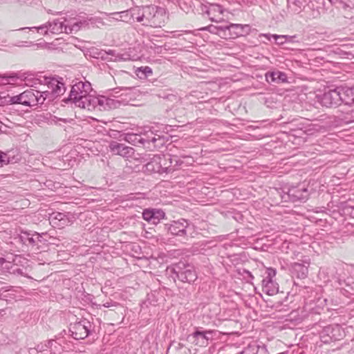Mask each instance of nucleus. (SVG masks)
I'll list each match as a JSON object with an SVG mask.
<instances>
[{"label":"nucleus","instance_id":"nucleus-12","mask_svg":"<svg viewBox=\"0 0 354 354\" xmlns=\"http://www.w3.org/2000/svg\"><path fill=\"white\" fill-rule=\"evenodd\" d=\"M214 330H196L187 337L188 341L199 346H206L208 342L213 339Z\"/></svg>","mask_w":354,"mask_h":354},{"label":"nucleus","instance_id":"nucleus-60","mask_svg":"<svg viewBox=\"0 0 354 354\" xmlns=\"http://www.w3.org/2000/svg\"><path fill=\"white\" fill-rule=\"evenodd\" d=\"M218 9H219V11L221 13L222 12V10H221V6H218Z\"/></svg>","mask_w":354,"mask_h":354},{"label":"nucleus","instance_id":"nucleus-51","mask_svg":"<svg viewBox=\"0 0 354 354\" xmlns=\"http://www.w3.org/2000/svg\"><path fill=\"white\" fill-rule=\"evenodd\" d=\"M350 115V121L354 122V108L351 111Z\"/></svg>","mask_w":354,"mask_h":354},{"label":"nucleus","instance_id":"nucleus-8","mask_svg":"<svg viewBox=\"0 0 354 354\" xmlns=\"http://www.w3.org/2000/svg\"><path fill=\"white\" fill-rule=\"evenodd\" d=\"M91 324L86 319L71 324L69 332L75 339H84L91 333Z\"/></svg>","mask_w":354,"mask_h":354},{"label":"nucleus","instance_id":"nucleus-24","mask_svg":"<svg viewBox=\"0 0 354 354\" xmlns=\"http://www.w3.org/2000/svg\"><path fill=\"white\" fill-rule=\"evenodd\" d=\"M266 80L268 83H283L287 82V75L281 71L268 72L266 74Z\"/></svg>","mask_w":354,"mask_h":354},{"label":"nucleus","instance_id":"nucleus-19","mask_svg":"<svg viewBox=\"0 0 354 354\" xmlns=\"http://www.w3.org/2000/svg\"><path fill=\"white\" fill-rule=\"evenodd\" d=\"M21 160V156L17 149H11L6 152L0 151V167L8 164H14Z\"/></svg>","mask_w":354,"mask_h":354},{"label":"nucleus","instance_id":"nucleus-29","mask_svg":"<svg viewBox=\"0 0 354 354\" xmlns=\"http://www.w3.org/2000/svg\"><path fill=\"white\" fill-rule=\"evenodd\" d=\"M333 279L338 283L339 286L348 285L346 282V273L343 266L336 268V271L333 274Z\"/></svg>","mask_w":354,"mask_h":354},{"label":"nucleus","instance_id":"nucleus-46","mask_svg":"<svg viewBox=\"0 0 354 354\" xmlns=\"http://www.w3.org/2000/svg\"><path fill=\"white\" fill-rule=\"evenodd\" d=\"M326 119H328V120L326 121L322 126L321 127L322 129H324V130L330 128L331 127V122H332V120H331V118L330 117H325Z\"/></svg>","mask_w":354,"mask_h":354},{"label":"nucleus","instance_id":"nucleus-52","mask_svg":"<svg viewBox=\"0 0 354 354\" xmlns=\"http://www.w3.org/2000/svg\"><path fill=\"white\" fill-rule=\"evenodd\" d=\"M16 1L19 5L22 6V5L26 4L29 0H16Z\"/></svg>","mask_w":354,"mask_h":354},{"label":"nucleus","instance_id":"nucleus-31","mask_svg":"<svg viewBox=\"0 0 354 354\" xmlns=\"http://www.w3.org/2000/svg\"><path fill=\"white\" fill-rule=\"evenodd\" d=\"M125 140L133 145H142L144 140L142 133H127L125 136Z\"/></svg>","mask_w":354,"mask_h":354},{"label":"nucleus","instance_id":"nucleus-61","mask_svg":"<svg viewBox=\"0 0 354 354\" xmlns=\"http://www.w3.org/2000/svg\"><path fill=\"white\" fill-rule=\"evenodd\" d=\"M130 198H131V199H133V198H134V196H130Z\"/></svg>","mask_w":354,"mask_h":354},{"label":"nucleus","instance_id":"nucleus-44","mask_svg":"<svg viewBox=\"0 0 354 354\" xmlns=\"http://www.w3.org/2000/svg\"><path fill=\"white\" fill-rule=\"evenodd\" d=\"M171 160L175 162L174 165L176 167V170L178 169L183 163V161L177 156H173Z\"/></svg>","mask_w":354,"mask_h":354},{"label":"nucleus","instance_id":"nucleus-59","mask_svg":"<svg viewBox=\"0 0 354 354\" xmlns=\"http://www.w3.org/2000/svg\"><path fill=\"white\" fill-rule=\"evenodd\" d=\"M131 88H132L131 87H124V88H123V89H125V90H127V89H131Z\"/></svg>","mask_w":354,"mask_h":354},{"label":"nucleus","instance_id":"nucleus-21","mask_svg":"<svg viewBox=\"0 0 354 354\" xmlns=\"http://www.w3.org/2000/svg\"><path fill=\"white\" fill-rule=\"evenodd\" d=\"M35 349L37 352H44L50 349L51 353L56 354L57 351L60 352L61 345L57 343L55 339H51L38 344Z\"/></svg>","mask_w":354,"mask_h":354},{"label":"nucleus","instance_id":"nucleus-3","mask_svg":"<svg viewBox=\"0 0 354 354\" xmlns=\"http://www.w3.org/2000/svg\"><path fill=\"white\" fill-rule=\"evenodd\" d=\"M143 26L152 28L161 27L165 23V12L163 8L156 6L142 7Z\"/></svg>","mask_w":354,"mask_h":354},{"label":"nucleus","instance_id":"nucleus-58","mask_svg":"<svg viewBox=\"0 0 354 354\" xmlns=\"http://www.w3.org/2000/svg\"><path fill=\"white\" fill-rule=\"evenodd\" d=\"M209 19H210V20H211L212 21H217L216 20H215V19H214V18H212V17H210Z\"/></svg>","mask_w":354,"mask_h":354},{"label":"nucleus","instance_id":"nucleus-36","mask_svg":"<svg viewBox=\"0 0 354 354\" xmlns=\"http://www.w3.org/2000/svg\"><path fill=\"white\" fill-rule=\"evenodd\" d=\"M225 26H216L214 25H210L207 27H204L203 28H201L202 30H207L211 33L213 34H218V31H223V29L221 28H223Z\"/></svg>","mask_w":354,"mask_h":354},{"label":"nucleus","instance_id":"nucleus-34","mask_svg":"<svg viewBox=\"0 0 354 354\" xmlns=\"http://www.w3.org/2000/svg\"><path fill=\"white\" fill-rule=\"evenodd\" d=\"M48 27H50V21H48L39 26L21 28L18 29L17 30H26V29H29V30L36 29L37 30V32L41 31L42 35H46L48 33V31H49Z\"/></svg>","mask_w":354,"mask_h":354},{"label":"nucleus","instance_id":"nucleus-63","mask_svg":"<svg viewBox=\"0 0 354 354\" xmlns=\"http://www.w3.org/2000/svg\"><path fill=\"white\" fill-rule=\"evenodd\" d=\"M280 354H283V353H281Z\"/></svg>","mask_w":354,"mask_h":354},{"label":"nucleus","instance_id":"nucleus-20","mask_svg":"<svg viewBox=\"0 0 354 354\" xmlns=\"http://www.w3.org/2000/svg\"><path fill=\"white\" fill-rule=\"evenodd\" d=\"M142 137L144 140L142 142V145L148 149H151L152 147H156L163 144V139L153 132L142 133Z\"/></svg>","mask_w":354,"mask_h":354},{"label":"nucleus","instance_id":"nucleus-33","mask_svg":"<svg viewBox=\"0 0 354 354\" xmlns=\"http://www.w3.org/2000/svg\"><path fill=\"white\" fill-rule=\"evenodd\" d=\"M108 17V21L111 22L112 21H122L123 17L128 16V11L115 12L111 13H104Z\"/></svg>","mask_w":354,"mask_h":354},{"label":"nucleus","instance_id":"nucleus-40","mask_svg":"<svg viewBox=\"0 0 354 354\" xmlns=\"http://www.w3.org/2000/svg\"><path fill=\"white\" fill-rule=\"evenodd\" d=\"M344 211L345 214H349L352 218H354V202L350 204H347Z\"/></svg>","mask_w":354,"mask_h":354},{"label":"nucleus","instance_id":"nucleus-41","mask_svg":"<svg viewBox=\"0 0 354 354\" xmlns=\"http://www.w3.org/2000/svg\"><path fill=\"white\" fill-rule=\"evenodd\" d=\"M184 347V344L180 342H172L170 343L168 349L172 348L176 351H180Z\"/></svg>","mask_w":354,"mask_h":354},{"label":"nucleus","instance_id":"nucleus-5","mask_svg":"<svg viewBox=\"0 0 354 354\" xmlns=\"http://www.w3.org/2000/svg\"><path fill=\"white\" fill-rule=\"evenodd\" d=\"M345 336V332L339 324L325 326L320 333V339L324 344L339 341Z\"/></svg>","mask_w":354,"mask_h":354},{"label":"nucleus","instance_id":"nucleus-28","mask_svg":"<svg viewBox=\"0 0 354 354\" xmlns=\"http://www.w3.org/2000/svg\"><path fill=\"white\" fill-rule=\"evenodd\" d=\"M50 220L55 224H56V221H58L59 223L57 225L61 227L68 225V223L70 222L67 216L65 214L61 212H53L51 214L50 216Z\"/></svg>","mask_w":354,"mask_h":354},{"label":"nucleus","instance_id":"nucleus-25","mask_svg":"<svg viewBox=\"0 0 354 354\" xmlns=\"http://www.w3.org/2000/svg\"><path fill=\"white\" fill-rule=\"evenodd\" d=\"M34 236H37V240L39 239L40 236L38 233L32 234L28 232H21L19 234V239L23 244L34 246L37 243V240L34 238Z\"/></svg>","mask_w":354,"mask_h":354},{"label":"nucleus","instance_id":"nucleus-10","mask_svg":"<svg viewBox=\"0 0 354 354\" xmlns=\"http://www.w3.org/2000/svg\"><path fill=\"white\" fill-rule=\"evenodd\" d=\"M22 105L34 106L44 103V98L41 91L35 89L26 90L21 93Z\"/></svg>","mask_w":354,"mask_h":354},{"label":"nucleus","instance_id":"nucleus-56","mask_svg":"<svg viewBox=\"0 0 354 354\" xmlns=\"http://www.w3.org/2000/svg\"><path fill=\"white\" fill-rule=\"evenodd\" d=\"M246 272L250 275V277L253 278L251 273L249 271H246Z\"/></svg>","mask_w":354,"mask_h":354},{"label":"nucleus","instance_id":"nucleus-42","mask_svg":"<svg viewBox=\"0 0 354 354\" xmlns=\"http://www.w3.org/2000/svg\"><path fill=\"white\" fill-rule=\"evenodd\" d=\"M138 71L142 72L145 77H147L149 75L152 74V70L149 66L139 68Z\"/></svg>","mask_w":354,"mask_h":354},{"label":"nucleus","instance_id":"nucleus-45","mask_svg":"<svg viewBox=\"0 0 354 354\" xmlns=\"http://www.w3.org/2000/svg\"><path fill=\"white\" fill-rule=\"evenodd\" d=\"M255 354H268V353L266 347L264 345H257Z\"/></svg>","mask_w":354,"mask_h":354},{"label":"nucleus","instance_id":"nucleus-53","mask_svg":"<svg viewBox=\"0 0 354 354\" xmlns=\"http://www.w3.org/2000/svg\"><path fill=\"white\" fill-rule=\"evenodd\" d=\"M329 2L333 5H337L338 2H340V0H328Z\"/></svg>","mask_w":354,"mask_h":354},{"label":"nucleus","instance_id":"nucleus-55","mask_svg":"<svg viewBox=\"0 0 354 354\" xmlns=\"http://www.w3.org/2000/svg\"><path fill=\"white\" fill-rule=\"evenodd\" d=\"M59 120H60V121H63V122H66V121H67V120H66V119H61V118H59Z\"/></svg>","mask_w":354,"mask_h":354},{"label":"nucleus","instance_id":"nucleus-22","mask_svg":"<svg viewBox=\"0 0 354 354\" xmlns=\"http://www.w3.org/2000/svg\"><path fill=\"white\" fill-rule=\"evenodd\" d=\"M50 27H48L49 31L53 34H59L65 32L69 34V26L65 25L64 21H61L59 19H55L53 21H50Z\"/></svg>","mask_w":354,"mask_h":354},{"label":"nucleus","instance_id":"nucleus-48","mask_svg":"<svg viewBox=\"0 0 354 354\" xmlns=\"http://www.w3.org/2000/svg\"><path fill=\"white\" fill-rule=\"evenodd\" d=\"M336 6L344 10L349 7L343 0H340V2H338Z\"/></svg>","mask_w":354,"mask_h":354},{"label":"nucleus","instance_id":"nucleus-7","mask_svg":"<svg viewBox=\"0 0 354 354\" xmlns=\"http://www.w3.org/2000/svg\"><path fill=\"white\" fill-rule=\"evenodd\" d=\"M167 166V160L160 155H153L150 161L145 165V171L150 173L170 174L171 169Z\"/></svg>","mask_w":354,"mask_h":354},{"label":"nucleus","instance_id":"nucleus-11","mask_svg":"<svg viewBox=\"0 0 354 354\" xmlns=\"http://www.w3.org/2000/svg\"><path fill=\"white\" fill-rule=\"evenodd\" d=\"M288 199L292 203L306 202L309 196V192L304 185L290 187L286 193Z\"/></svg>","mask_w":354,"mask_h":354},{"label":"nucleus","instance_id":"nucleus-62","mask_svg":"<svg viewBox=\"0 0 354 354\" xmlns=\"http://www.w3.org/2000/svg\"><path fill=\"white\" fill-rule=\"evenodd\" d=\"M18 47L23 46V45H17Z\"/></svg>","mask_w":354,"mask_h":354},{"label":"nucleus","instance_id":"nucleus-30","mask_svg":"<svg viewBox=\"0 0 354 354\" xmlns=\"http://www.w3.org/2000/svg\"><path fill=\"white\" fill-rule=\"evenodd\" d=\"M88 24H89L88 21L86 19H74V21H73L70 25H68L69 26V32H70V33L76 32L82 28L88 27Z\"/></svg>","mask_w":354,"mask_h":354},{"label":"nucleus","instance_id":"nucleus-32","mask_svg":"<svg viewBox=\"0 0 354 354\" xmlns=\"http://www.w3.org/2000/svg\"><path fill=\"white\" fill-rule=\"evenodd\" d=\"M260 37H266L268 41L270 40L271 37L274 39H285L286 42H294L295 39L297 37L296 35H270V34H261Z\"/></svg>","mask_w":354,"mask_h":354},{"label":"nucleus","instance_id":"nucleus-2","mask_svg":"<svg viewBox=\"0 0 354 354\" xmlns=\"http://www.w3.org/2000/svg\"><path fill=\"white\" fill-rule=\"evenodd\" d=\"M44 87L45 89L40 90L44 98V101H53L57 97L61 96L66 91V87L62 78L44 77Z\"/></svg>","mask_w":354,"mask_h":354},{"label":"nucleus","instance_id":"nucleus-57","mask_svg":"<svg viewBox=\"0 0 354 354\" xmlns=\"http://www.w3.org/2000/svg\"><path fill=\"white\" fill-rule=\"evenodd\" d=\"M26 44H28L27 41L25 42ZM29 45H26V46H30L32 43V42H28Z\"/></svg>","mask_w":354,"mask_h":354},{"label":"nucleus","instance_id":"nucleus-35","mask_svg":"<svg viewBox=\"0 0 354 354\" xmlns=\"http://www.w3.org/2000/svg\"><path fill=\"white\" fill-rule=\"evenodd\" d=\"M96 53H95V55H96L95 56H94L96 58H101L102 59L105 60L107 59L108 55H115V50H109L108 51H106L103 50H98L97 49H96Z\"/></svg>","mask_w":354,"mask_h":354},{"label":"nucleus","instance_id":"nucleus-49","mask_svg":"<svg viewBox=\"0 0 354 354\" xmlns=\"http://www.w3.org/2000/svg\"><path fill=\"white\" fill-rule=\"evenodd\" d=\"M11 263V262L10 261H6L5 259L3 258H0V264L2 266H5L6 265L7 266H10Z\"/></svg>","mask_w":354,"mask_h":354},{"label":"nucleus","instance_id":"nucleus-4","mask_svg":"<svg viewBox=\"0 0 354 354\" xmlns=\"http://www.w3.org/2000/svg\"><path fill=\"white\" fill-rule=\"evenodd\" d=\"M172 272L182 282L192 283L197 279L196 272L192 265L178 262L172 267Z\"/></svg>","mask_w":354,"mask_h":354},{"label":"nucleus","instance_id":"nucleus-14","mask_svg":"<svg viewBox=\"0 0 354 354\" xmlns=\"http://www.w3.org/2000/svg\"><path fill=\"white\" fill-rule=\"evenodd\" d=\"M165 228L172 235L185 236L187 235V230L189 228V223L187 220L181 218L178 221H174L170 224H165Z\"/></svg>","mask_w":354,"mask_h":354},{"label":"nucleus","instance_id":"nucleus-54","mask_svg":"<svg viewBox=\"0 0 354 354\" xmlns=\"http://www.w3.org/2000/svg\"><path fill=\"white\" fill-rule=\"evenodd\" d=\"M125 59L122 57V55H118L115 59V60H124Z\"/></svg>","mask_w":354,"mask_h":354},{"label":"nucleus","instance_id":"nucleus-17","mask_svg":"<svg viewBox=\"0 0 354 354\" xmlns=\"http://www.w3.org/2000/svg\"><path fill=\"white\" fill-rule=\"evenodd\" d=\"M310 264V260L309 258H306L301 260L300 262L292 263L291 267L292 274L299 279H305L308 276Z\"/></svg>","mask_w":354,"mask_h":354},{"label":"nucleus","instance_id":"nucleus-15","mask_svg":"<svg viewBox=\"0 0 354 354\" xmlns=\"http://www.w3.org/2000/svg\"><path fill=\"white\" fill-rule=\"evenodd\" d=\"M221 28L223 32L228 31L230 37L232 38L245 36L250 32V26L248 24H230Z\"/></svg>","mask_w":354,"mask_h":354},{"label":"nucleus","instance_id":"nucleus-43","mask_svg":"<svg viewBox=\"0 0 354 354\" xmlns=\"http://www.w3.org/2000/svg\"><path fill=\"white\" fill-rule=\"evenodd\" d=\"M21 97V94L11 97L10 100V103L22 104Z\"/></svg>","mask_w":354,"mask_h":354},{"label":"nucleus","instance_id":"nucleus-37","mask_svg":"<svg viewBox=\"0 0 354 354\" xmlns=\"http://www.w3.org/2000/svg\"><path fill=\"white\" fill-rule=\"evenodd\" d=\"M132 17H135L138 22H140L143 25L144 17H142V7L134 10Z\"/></svg>","mask_w":354,"mask_h":354},{"label":"nucleus","instance_id":"nucleus-39","mask_svg":"<svg viewBox=\"0 0 354 354\" xmlns=\"http://www.w3.org/2000/svg\"><path fill=\"white\" fill-rule=\"evenodd\" d=\"M257 344H250L248 347L245 348L241 354H255Z\"/></svg>","mask_w":354,"mask_h":354},{"label":"nucleus","instance_id":"nucleus-13","mask_svg":"<svg viewBox=\"0 0 354 354\" xmlns=\"http://www.w3.org/2000/svg\"><path fill=\"white\" fill-rule=\"evenodd\" d=\"M267 277L262 280V291L268 295L272 296L279 291L278 284L272 280L276 272L274 269L266 270Z\"/></svg>","mask_w":354,"mask_h":354},{"label":"nucleus","instance_id":"nucleus-9","mask_svg":"<svg viewBox=\"0 0 354 354\" xmlns=\"http://www.w3.org/2000/svg\"><path fill=\"white\" fill-rule=\"evenodd\" d=\"M324 10V0H310L303 8L304 16L307 19H317Z\"/></svg>","mask_w":354,"mask_h":354},{"label":"nucleus","instance_id":"nucleus-1","mask_svg":"<svg viewBox=\"0 0 354 354\" xmlns=\"http://www.w3.org/2000/svg\"><path fill=\"white\" fill-rule=\"evenodd\" d=\"M91 86L88 82H79L75 84L72 87L68 98L63 100L64 102H71L75 106L82 108L90 109V107L94 106L95 103L102 106L104 103L109 104L111 100L108 98H95L89 95L91 91Z\"/></svg>","mask_w":354,"mask_h":354},{"label":"nucleus","instance_id":"nucleus-23","mask_svg":"<svg viewBox=\"0 0 354 354\" xmlns=\"http://www.w3.org/2000/svg\"><path fill=\"white\" fill-rule=\"evenodd\" d=\"M338 88L343 103L345 104L354 103V86H339Z\"/></svg>","mask_w":354,"mask_h":354},{"label":"nucleus","instance_id":"nucleus-6","mask_svg":"<svg viewBox=\"0 0 354 354\" xmlns=\"http://www.w3.org/2000/svg\"><path fill=\"white\" fill-rule=\"evenodd\" d=\"M339 88L337 87L334 89H330L325 91L321 95H317V98L318 102L322 106L326 108H335L342 103V95L340 91H338Z\"/></svg>","mask_w":354,"mask_h":354},{"label":"nucleus","instance_id":"nucleus-50","mask_svg":"<svg viewBox=\"0 0 354 354\" xmlns=\"http://www.w3.org/2000/svg\"><path fill=\"white\" fill-rule=\"evenodd\" d=\"M275 39L276 44H277L278 45H282L284 43H286L285 39Z\"/></svg>","mask_w":354,"mask_h":354},{"label":"nucleus","instance_id":"nucleus-18","mask_svg":"<svg viewBox=\"0 0 354 354\" xmlns=\"http://www.w3.org/2000/svg\"><path fill=\"white\" fill-rule=\"evenodd\" d=\"M109 149L113 153L124 158H130L135 152L133 147L126 146L124 144L119 143L116 141L110 142Z\"/></svg>","mask_w":354,"mask_h":354},{"label":"nucleus","instance_id":"nucleus-27","mask_svg":"<svg viewBox=\"0 0 354 354\" xmlns=\"http://www.w3.org/2000/svg\"><path fill=\"white\" fill-rule=\"evenodd\" d=\"M288 8L293 14H299L303 12L304 6H305V0H287Z\"/></svg>","mask_w":354,"mask_h":354},{"label":"nucleus","instance_id":"nucleus-38","mask_svg":"<svg viewBox=\"0 0 354 354\" xmlns=\"http://www.w3.org/2000/svg\"><path fill=\"white\" fill-rule=\"evenodd\" d=\"M162 157H165V160H167V167H168L169 169H171V173H172L173 171L176 170V167L174 165L175 162L173 161V160H171L173 156H171V155H167V156L163 155V156H162Z\"/></svg>","mask_w":354,"mask_h":354},{"label":"nucleus","instance_id":"nucleus-16","mask_svg":"<svg viewBox=\"0 0 354 354\" xmlns=\"http://www.w3.org/2000/svg\"><path fill=\"white\" fill-rule=\"evenodd\" d=\"M142 218L148 223L157 225L165 218V213L160 209L148 208L143 210Z\"/></svg>","mask_w":354,"mask_h":354},{"label":"nucleus","instance_id":"nucleus-26","mask_svg":"<svg viewBox=\"0 0 354 354\" xmlns=\"http://www.w3.org/2000/svg\"><path fill=\"white\" fill-rule=\"evenodd\" d=\"M21 257H15L10 266L6 265L4 268L7 269L10 274L15 275H24V268L18 267V263L21 261Z\"/></svg>","mask_w":354,"mask_h":354},{"label":"nucleus","instance_id":"nucleus-47","mask_svg":"<svg viewBox=\"0 0 354 354\" xmlns=\"http://www.w3.org/2000/svg\"><path fill=\"white\" fill-rule=\"evenodd\" d=\"M118 305V304L117 302L111 301H107V302L104 303L103 304V306H104L105 308H110L111 306H117Z\"/></svg>","mask_w":354,"mask_h":354}]
</instances>
